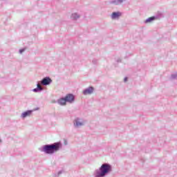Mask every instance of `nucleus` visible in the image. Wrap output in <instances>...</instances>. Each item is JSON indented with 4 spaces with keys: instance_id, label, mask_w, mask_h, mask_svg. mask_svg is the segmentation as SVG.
Instances as JSON below:
<instances>
[{
    "instance_id": "5",
    "label": "nucleus",
    "mask_w": 177,
    "mask_h": 177,
    "mask_svg": "<svg viewBox=\"0 0 177 177\" xmlns=\"http://www.w3.org/2000/svg\"><path fill=\"white\" fill-rule=\"evenodd\" d=\"M93 92H95V88L92 86H90L88 88H85L83 91L82 93L83 95H92Z\"/></svg>"
},
{
    "instance_id": "6",
    "label": "nucleus",
    "mask_w": 177,
    "mask_h": 177,
    "mask_svg": "<svg viewBox=\"0 0 177 177\" xmlns=\"http://www.w3.org/2000/svg\"><path fill=\"white\" fill-rule=\"evenodd\" d=\"M65 99L66 100V103H73L75 100V97L74 96V94L69 93L65 96Z\"/></svg>"
},
{
    "instance_id": "17",
    "label": "nucleus",
    "mask_w": 177,
    "mask_h": 177,
    "mask_svg": "<svg viewBox=\"0 0 177 177\" xmlns=\"http://www.w3.org/2000/svg\"><path fill=\"white\" fill-rule=\"evenodd\" d=\"M25 50H26V48H21V49H20L19 50V53L21 55V53H23L24 52H25Z\"/></svg>"
},
{
    "instance_id": "2",
    "label": "nucleus",
    "mask_w": 177,
    "mask_h": 177,
    "mask_svg": "<svg viewBox=\"0 0 177 177\" xmlns=\"http://www.w3.org/2000/svg\"><path fill=\"white\" fill-rule=\"evenodd\" d=\"M113 168L109 163H104L99 169H96L94 172V177H104L111 172Z\"/></svg>"
},
{
    "instance_id": "9",
    "label": "nucleus",
    "mask_w": 177,
    "mask_h": 177,
    "mask_svg": "<svg viewBox=\"0 0 177 177\" xmlns=\"http://www.w3.org/2000/svg\"><path fill=\"white\" fill-rule=\"evenodd\" d=\"M40 84V82H37V88L32 90L35 93H39V92H42V91H44V88L41 87Z\"/></svg>"
},
{
    "instance_id": "20",
    "label": "nucleus",
    "mask_w": 177,
    "mask_h": 177,
    "mask_svg": "<svg viewBox=\"0 0 177 177\" xmlns=\"http://www.w3.org/2000/svg\"><path fill=\"white\" fill-rule=\"evenodd\" d=\"M117 62H118V63H121V59H118L117 60Z\"/></svg>"
},
{
    "instance_id": "16",
    "label": "nucleus",
    "mask_w": 177,
    "mask_h": 177,
    "mask_svg": "<svg viewBox=\"0 0 177 177\" xmlns=\"http://www.w3.org/2000/svg\"><path fill=\"white\" fill-rule=\"evenodd\" d=\"M93 64H97V59H93L92 61Z\"/></svg>"
},
{
    "instance_id": "14",
    "label": "nucleus",
    "mask_w": 177,
    "mask_h": 177,
    "mask_svg": "<svg viewBox=\"0 0 177 177\" xmlns=\"http://www.w3.org/2000/svg\"><path fill=\"white\" fill-rule=\"evenodd\" d=\"M171 80H177V73L171 75Z\"/></svg>"
},
{
    "instance_id": "13",
    "label": "nucleus",
    "mask_w": 177,
    "mask_h": 177,
    "mask_svg": "<svg viewBox=\"0 0 177 177\" xmlns=\"http://www.w3.org/2000/svg\"><path fill=\"white\" fill-rule=\"evenodd\" d=\"M80 16L77 13L75 12L71 15V19L73 20H78L80 19Z\"/></svg>"
},
{
    "instance_id": "18",
    "label": "nucleus",
    "mask_w": 177,
    "mask_h": 177,
    "mask_svg": "<svg viewBox=\"0 0 177 177\" xmlns=\"http://www.w3.org/2000/svg\"><path fill=\"white\" fill-rule=\"evenodd\" d=\"M68 143V142L66 140H64V145H65V146H67Z\"/></svg>"
},
{
    "instance_id": "21",
    "label": "nucleus",
    "mask_w": 177,
    "mask_h": 177,
    "mask_svg": "<svg viewBox=\"0 0 177 177\" xmlns=\"http://www.w3.org/2000/svg\"><path fill=\"white\" fill-rule=\"evenodd\" d=\"M0 143H2V140L0 139Z\"/></svg>"
},
{
    "instance_id": "15",
    "label": "nucleus",
    "mask_w": 177,
    "mask_h": 177,
    "mask_svg": "<svg viewBox=\"0 0 177 177\" xmlns=\"http://www.w3.org/2000/svg\"><path fill=\"white\" fill-rule=\"evenodd\" d=\"M63 174V171L60 170L59 171H58V173L57 174H55V177H59L60 176V175H62Z\"/></svg>"
},
{
    "instance_id": "3",
    "label": "nucleus",
    "mask_w": 177,
    "mask_h": 177,
    "mask_svg": "<svg viewBox=\"0 0 177 177\" xmlns=\"http://www.w3.org/2000/svg\"><path fill=\"white\" fill-rule=\"evenodd\" d=\"M160 17H162V14L160 13L156 16H153L151 17H149L145 21V24H147L149 23H151V21H154V20H157V19H160Z\"/></svg>"
},
{
    "instance_id": "12",
    "label": "nucleus",
    "mask_w": 177,
    "mask_h": 177,
    "mask_svg": "<svg viewBox=\"0 0 177 177\" xmlns=\"http://www.w3.org/2000/svg\"><path fill=\"white\" fill-rule=\"evenodd\" d=\"M127 0H112L109 1L111 5H121L122 2H125Z\"/></svg>"
},
{
    "instance_id": "11",
    "label": "nucleus",
    "mask_w": 177,
    "mask_h": 177,
    "mask_svg": "<svg viewBox=\"0 0 177 177\" xmlns=\"http://www.w3.org/2000/svg\"><path fill=\"white\" fill-rule=\"evenodd\" d=\"M58 104H60V106H66L67 104V101L66 100V97H61L57 100Z\"/></svg>"
},
{
    "instance_id": "19",
    "label": "nucleus",
    "mask_w": 177,
    "mask_h": 177,
    "mask_svg": "<svg viewBox=\"0 0 177 177\" xmlns=\"http://www.w3.org/2000/svg\"><path fill=\"white\" fill-rule=\"evenodd\" d=\"M127 81H128V77H124V82H127Z\"/></svg>"
},
{
    "instance_id": "7",
    "label": "nucleus",
    "mask_w": 177,
    "mask_h": 177,
    "mask_svg": "<svg viewBox=\"0 0 177 177\" xmlns=\"http://www.w3.org/2000/svg\"><path fill=\"white\" fill-rule=\"evenodd\" d=\"M73 125L75 128H80V127H83L84 122H81V119H80V118H76L73 120Z\"/></svg>"
},
{
    "instance_id": "10",
    "label": "nucleus",
    "mask_w": 177,
    "mask_h": 177,
    "mask_svg": "<svg viewBox=\"0 0 177 177\" xmlns=\"http://www.w3.org/2000/svg\"><path fill=\"white\" fill-rule=\"evenodd\" d=\"M31 114H32V111L28 110V111H26L25 112L22 113L21 117V118H26V117H30Z\"/></svg>"
},
{
    "instance_id": "8",
    "label": "nucleus",
    "mask_w": 177,
    "mask_h": 177,
    "mask_svg": "<svg viewBox=\"0 0 177 177\" xmlns=\"http://www.w3.org/2000/svg\"><path fill=\"white\" fill-rule=\"evenodd\" d=\"M122 13H121L120 12H112L111 17L112 19V20H115L117 19H120V17H121Z\"/></svg>"
},
{
    "instance_id": "4",
    "label": "nucleus",
    "mask_w": 177,
    "mask_h": 177,
    "mask_svg": "<svg viewBox=\"0 0 177 177\" xmlns=\"http://www.w3.org/2000/svg\"><path fill=\"white\" fill-rule=\"evenodd\" d=\"M41 85L47 86V85H50L52 82V79L49 77H44L41 81L39 82Z\"/></svg>"
},
{
    "instance_id": "1",
    "label": "nucleus",
    "mask_w": 177,
    "mask_h": 177,
    "mask_svg": "<svg viewBox=\"0 0 177 177\" xmlns=\"http://www.w3.org/2000/svg\"><path fill=\"white\" fill-rule=\"evenodd\" d=\"M63 147V145L62 142H57L53 144L45 145L42 147L39 148V150L40 151H43L45 154H55V153H57L60 149Z\"/></svg>"
}]
</instances>
